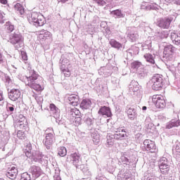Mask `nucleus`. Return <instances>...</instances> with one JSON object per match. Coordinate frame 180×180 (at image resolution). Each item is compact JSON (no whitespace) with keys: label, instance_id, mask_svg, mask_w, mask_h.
<instances>
[{"label":"nucleus","instance_id":"44","mask_svg":"<svg viewBox=\"0 0 180 180\" xmlns=\"http://www.w3.org/2000/svg\"><path fill=\"white\" fill-rule=\"evenodd\" d=\"M0 4L2 5H8V0H0Z\"/></svg>","mask_w":180,"mask_h":180},{"label":"nucleus","instance_id":"3","mask_svg":"<svg viewBox=\"0 0 180 180\" xmlns=\"http://www.w3.org/2000/svg\"><path fill=\"white\" fill-rule=\"evenodd\" d=\"M150 84H152L153 91H161L164 86V78L162 75L155 74L150 80Z\"/></svg>","mask_w":180,"mask_h":180},{"label":"nucleus","instance_id":"21","mask_svg":"<svg viewBox=\"0 0 180 180\" xmlns=\"http://www.w3.org/2000/svg\"><path fill=\"white\" fill-rule=\"evenodd\" d=\"M18 125H19L20 130H26L27 129H29L27 120H26L25 118L22 120L18 121Z\"/></svg>","mask_w":180,"mask_h":180},{"label":"nucleus","instance_id":"39","mask_svg":"<svg viewBox=\"0 0 180 180\" xmlns=\"http://www.w3.org/2000/svg\"><path fill=\"white\" fill-rule=\"evenodd\" d=\"M5 13L4 12L0 11V23H5Z\"/></svg>","mask_w":180,"mask_h":180},{"label":"nucleus","instance_id":"38","mask_svg":"<svg viewBox=\"0 0 180 180\" xmlns=\"http://www.w3.org/2000/svg\"><path fill=\"white\" fill-rule=\"evenodd\" d=\"M21 57L24 61H27V53L25 51H21Z\"/></svg>","mask_w":180,"mask_h":180},{"label":"nucleus","instance_id":"32","mask_svg":"<svg viewBox=\"0 0 180 180\" xmlns=\"http://www.w3.org/2000/svg\"><path fill=\"white\" fill-rule=\"evenodd\" d=\"M49 109L51 112H53V113H57L58 112V108L54 105V103H51L49 105Z\"/></svg>","mask_w":180,"mask_h":180},{"label":"nucleus","instance_id":"48","mask_svg":"<svg viewBox=\"0 0 180 180\" xmlns=\"http://www.w3.org/2000/svg\"><path fill=\"white\" fill-rule=\"evenodd\" d=\"M165 2H167V4H171V2H172V1L174 0H165Z\"/></svg>","mask_w":180,"mask_h":180},{"label":"nucleus","instance_id":"23","mask_svg":"<svg viewBox=\"0 0 180 180\" xmlns=\"http://www.w3.org/2000/svg\"><path fill=\"white\" fill-rule=\"evenodd\" d=\"M5 30L7 33H12L15 30V26L11 22H7L5 24Z\"/></svg>","mask_w":180,"mask_h":180},{"label":"nucleus","instance_id":"10","mask_svg":"<svg viewBox=\"0 0 180 180\" xmlns=\"http://www.w3.org/2000/svg\"><path fill=\"white\" fill-rule=\"evenodd\" d=\"M143 145L145 146L146 148H147L148 151H150V153H155V151H157V146H155V142L150 139H146L143 141Z\"/></svg>","mask_w":180,"mask_h":180},{"label":"nucleus","instance_id":"8","mask_svg":"<svg viewBox=\"0 0 180 180\" xmlns=\"http://www.w3.org/2000/svg\"><path fill=\"white\" fill-rule=\"evenodd\" d=\"M10 43L11 44H19V46H23V37L20 34H11L10 35Z\"/></svg>","mask_w":180,"mask_h":180},{"label":"nucleus","instance_id":"2","mask_svg":"<svg viewBox=\"0 0 180 180\" xmlns=\"http://www.w3.org/2000/svg\"><path fill=\"white\" fill-rule=\"evenodd\" d=\"M27 19L30 23H33L37 27L39 26H44L46 22L43 15L37 12L31 13V14L28 15Z\"/></svg>","mask_w":180,"mask_h":180},{"label":"nucleus","instance_id":"46","mask_svg":"<svg viewBox=\"0 0 180 180\" xmlns=\"http://www.w3.org/2000/svg\"><path fill=\"white\" fill-rule=\"evenodd\" d=\"M0 63H4V57L1 53H0Z\"/></svg>","mask_w":180,"mask_h":180},{"label":"nucleus","instance_id":"29","mask_svg":"<svg viewBox=\"0 0 180 180\" xmlns=\"http://www.w3.org/2000/svg\"><path fill=\"white\" fill-rule=\"evenodd\" d=\"M111 13L112 15H115V16H117V18H118L119 19H120L121 18H124V14H123V13H122L121 10H115L111 11Z\"/></svg>","mask_w":180,"mask_h":180},{"label":"nucleus","instance_id":"40","mask_svg":"<svg viewBox=\"0 0 180 180\" xmlns=\"http://www.w3.org/2000/svg\"><path fill=\"white\" fill-rule=\"evenodd\" d=\"M82 119H81L80 117H77L75 118V122L76 123V124H79L82 122Z\"/></svg>","mask_w":180,"mask_h":180},{"label":"nucleus","instance_id":"20","mask_svg":"<svg viewBox=\"0 0 180 180\" xmlns=\"http://www.w3.org/2000/svg\"><path fill=\"white\" fill-rule=\"evenodd\" d=\"M171 39L174 44L179 46L180 44V34L173 32L171 34Z\"/></svg>","mask_w":180,"mask_h":180},{"label":"nucleus","instance_id":"13","mask_svg":"<svg viewBox=\"0 0 180 180\" xmlns=\"http://www.w3.org/2000/svg\"><path fill=\"white\" fill-rule=\"evenodd\" d=\"M68 99L72 106H78V105H79V96L78 95L71 94Z\"/></svg>","mask_w":180,"mask_h":180},{"label":"nucleus","instance_id":"12","mask_svg":"<svg viewBox=\"0 0 180 180\" xmlns=\"http://www.w3.org/2000/svg\"><path fill=\"white\" fill-rule=\"evenodd\" d=\"M98 115H102V116H106L107 117H112V111H110V108L106 106H102L98 110Z\"/></svg>","mask_w":180,"mask_h":180},{"label":"nucleus","instance_id":"7","mask_svg":"<svg viewBox=\"0 0 180 180\" xmlns=\"http://www.w3.org/2000/svg\"><path fill=\"white\" fill-rule=\"evenodd\" d=\"M172 20H174V18L168 17L159 18L157 21V26L161 29H169V26H171Z\"/></svg>","mask_w":180,"mask_h":180},{"label":"nucleus","instance_id":"30","mask_svg":"<svg viewBox=\"0 0 180 180\" xmlns=\"http://www.w3.org/2000/svg\"><path fill=\"white\" fill-rule=\"evenodd\" d=\"M58 155L60 157H65V155H67V148L64 146H60L58 148Z\"/></svg>","mask_w":180,"mask_h":180},{"label":"nucleus","instance_id":"42","mask_svg":"<svg viewBox=\"0 0 180 180\" xmlns=\"http://www.w3.org/2000/svg\"><path fill=\"white\" fill-rule=\"evenodd\" d=\"M176 151L180 154V143H177L176 146Z\"/></svg>","mask_w":180,"mask_h":180},{"label":"nucleus","instance_id":"6","mask_svg":"<svg viewBox=\"0 0 180 180\" xmlns=\"http://www.w3.org/2000/svg\"><path fill=\"white\" fill-rule=\"evenodd\" d=\"M66 161L67 162H71L76 168H78L81 164V155L77 152L71 153L70 155H68Z\"/></svg>","mask_w":180,"mask_h":180},{"label":"nucleus","instance_id":"18","mask_svg":"<svg viewBox=\"0 0 180 180\" xmlns=\"http://www.w3.org/2000/svg\"><path fill=\"white\" fill-rule=\"evenodd\" d=\"M49 37H51V32L49 31L41 30L38 34V39H39V40H44L49 39Z\"/></svg>","mask_w":180,"mask_h":180},{"label":"nucleus","instance_id":"45","mask_svg":"<svg viewBox=\"0 0 180 180\" xmlns=\"http://www.w3.org/2000/svg\"><path fill=\"white\" fill-rule=\"evenodd\" d=\"M94 2H96V4H98V5H102V4H103V1L102 0H94Z\"/></svg>","mask_w":180,"mask_h":180},{"label":"nucleus","instance_id":"11","mask_svg":"<svg viewBox=\"0 0 180 180\" xmlns=\"http://www.w3.org/2000/svg\"><path fill=\"white\" fill-rule=\"evenodd\" d=\"M21 95L22 93H20V89H13L8 94V98L11 101H13V102H15V101H18L19 98H20Z\"/></svg>","mask_w":180,"mask_h":180},{"label":"nucleus","instance_id":"5","mask_svg":"<svg viewBox=\"0 0 180 180\" xmlns=\"http://www.w3.org/2000/svg\"><path fill=\"white\" fill-rule=\"evenodd\" d=\"M153 103L158 109H164L167 106V102L165 101V97L161 94L153 95L152 98Z\"/></svg>","mask_w":180,"mask_h":180},{"label":"nucleus","instance_id":"47","mask_svg":"<svg viewBox=\"0 0 180 180\" xmlns=\"http://www.w3.org/2000/svg\"><path fill=\"white\" fill-rule=\"evenodd\" d=\"M8 110H10V112H13V110H15V108L13 107H8Z\"/></svg>","mask_w":180,"mask_h":180},{"label":"nucleus","instance_id":"34","mask_svg":"<svg viewBox=\"0 0 180 180\" xmlns=\"http://www.w3.org/2000/svg\"><path fill=\"white\" fill-rule=\"evenodd\" d=\"M107 144H108V147H112V146L115 145V139L109 136V138L107 139Z\"/></svg>","mask_w":180,"mask_h":180},{"label":"nucleus","instance_id":"22","mask_svg":"<svg viewBox=\"0 0 180 180\" xmlns=\"http://www.w3.org/2000/svg\"><path fill=\"white\" fill-rule=\"evenodd\" d=\"M110 44L111 47H113L114 49H117L119 50L120 49H122V45L119 41L115 40V39H110Z\"/></svg>","mask_w":180,"mask_h":180},{"label":"nucleus","instance_id":"31","mask_svg":"<svg viewBox=\"0 0 180 180\" xmlns=\"http://www.w3.org/2000/svg\"><path fill=\"white\" fill-rule=\"evenodd\" d=\"M17 137L20 140H25L26 139V134L22 130H18L17 132Z\"/></svg>","mask_w":180,"mask_h":180},{"label":"nucleus","instance_id":"27","mask_svg":"<svg viewBox=\"0 0 180 180\" xmlns=\"http://www.w3.org/2000/svg\"><path fill=\"white\" fill-rule=\"evenodd\" d=\"M24 153L26 157H32V143H28L27 148L25 149Z\"/></svg>","mask_w":180,"mask_h":180},{"label":"nucleus","instance_id":"35","mask_svg":"<svg viewBox=\"0 0 180 180\" xmlns=\"http://www.w3.org/2000/svg\"><path fill=\"white\" fill-rule=\"evenodd\" d=\"M71 112L72 116H79V115H81V112L79 111V110H78L77 108H72L71 109Z\"/></svg>","mask_w":180,"mask_h":180},{"label":"nucleus","instance_id":"26","mask_svg":"<svg viewBox=\"0 0 180 180\" xmlns=\"http://www.w3.org/2000/svg\"><path fill=\"white\" fill-rule=\"evenodd\" d=\"M127 113L131 120H134V118L136 117V111H134V108H129Z\"/></svg>","mask_w":180,"mask_h":180},{"label":"nucleus","instance_id":"36","mask_svg":"<svg viewBox=\"0 0 180 180\" xmlns=\"http://www.w3.org/2000/svg\"><path fill=\"white\" fill-rule=\"evenodd\" d=\"M64 76L66 77L67 78H69V77H71V72L70 71V69L65 68L62 70Z\"/></svg>","mask_w":180,"mask_h":180},{"label":"nucleus","instance_id":"17","mask_svg":"<svg viewBox=\"0 0 180 180\" xmlns=\"http://www.w3.org/2000/svg\"><path fill=\"white\" fill-rule=\"evenodd\" d=\"M31 174L34 178H39L41 175V168L37 166H32L30 169Z\"/></svg>","mask_w":180,"mask_h":180},{"label":"nucleus","instance_id":"28","mask_svg":"<svg viewBox=\"0 0 180 180\" xmlns=\"http://www.w3.org/2000/svg\"><path fill=\"white\" fill-rule=\"evenodd\" d=\"M15 11L19 12L20 15H23L25 13V9H23V6L19 3L16 4L14 6Z\"/></svg>","mask_w":180,"mask_h":180},{"label":"nucleus","instance_id":"1","mask_svg":"<svg viewBox=\"0 0 180 180\" xmlns=\"http://www.w3.org/2000/svg\"><path fill=\"white\" fill-rule=\"evenodd\" d=\"M37 78H39V75L36 74L34 70H30L26 75L27 85L32 89L36 91V92H41L44 89V87H42L41 85L36 83Z\"/></svg>","mask_w":180,"mask_h":180},{"label":"nucleus","instance_id":"15","mask_svg":"<svg viewBox=\"0 0 180 180\" xmlns=\"http://www.w3.org/2000/svg\"><path fill=\"white\" fill-rule=\"evenodd\" d=\"M127 136V134H126V131H124V129H120L115 131L114 139H115V140H122V139H124Z\"/></svg>","mask_w":180,"mask_h":180},{"label":"nucleus","instance_id":"24","mask_svg":"<svg viewBox=\"0 0 180 180\" xmlns=\"http://www.w3.org/2000/svg\"><path fill=\"white\" fill-rule=\"evenodd\" d=\"M80 107L82 109H89L91 108V101L89 100H83L80 103Z\"/></svg>","mask_w":180,"mask_h":180},{"label":"nucleus","instance_id":"14","mask_svg":"<svg viewBox=\"0 0 180 180\" xmlns=\"http://www.w3.org/2000/svg\"><path fill=\"white\" fill-rule=\"evenodd\" d=\"M160 172L164 174L167 175L168 172H169V166L168 165V162L167 160H164L163 162H161L160 166H159Z\"/></svg>","mask_w":180,"mask_h":180},{"label":"nucleus","instance_id":"37","mask_svg":"<svg viewBox=\"0 0 180 180\" xmlns=\"http://www.w3.org/2000/svg\"><path fill=\"white\" fill-rule=\"evenodd\" d=\"M20 180H30V176L27 173H23Z\"/></svg>","mask_w":180,"mask_h":180},{"label":"nucleus","instance_id":"33","mask_svg":"<svg viewBox=\"0 0 180 180\" xmlns=\"http://www.w3.org/2000/svg\"><path fill=\"white\" fill-rule=\"evenodd\" d=\"M131 68H134V69L140 68V66L142 65V63L141 62L135 60L133 63H131Z\"/></svg>","mask_w":180,"mask_h":180},{"label":"nucleus","instance_id":"9","mask_svg":"<svg viewBox=\"0 0 180 180\" xmlns=\"http://www.w3.org/2000/svg\"><path fill=\"white\" fill-rule=\"evenodd\" d=\"M54 143H56V136L51 133L46 134L44 144L47 150H50V148L53 147Z\"/></svg>","mask_w":180,"mask_h":180},{"label":"nucleus","instance_id":"19","mask_svg":"<svg viewBox=\"0 0 180 180\" xmlns=\"http://www.w3.org/2000/svg\"><path fill=\"white\" fill-rule=\"evenodd\" d=\"M180 126V120H172L169 122L166 125V129H172V127H179Z\"/></svg>","mask_w":180,"mask_h":180},{"label":"nucleus","instance_id":"41","mask_svg":"<svg viewBox=\"0 0 180 180\" xmlns=\"http://www.w3.org/2000/svg\"><path fill=\"white\" fill-rule=\"evenodd\" d=\"M129 38L131 39V40L132 41H135L136 40L137 37H136V34H129Z\"/></svg>","mask_w":180,"mask_h":180},{"label":"nucleus","instance_id":"4","mask_svg":"<svg viewBox=\"0 0 180 180\" xmlns=\"http://www.w3.org/2000/svg\"><path fill=\"white\" fill-rule=\"evenodd\" d=\"M175 51H176V48H175V46L167 45L164 49L163 57L166 58L167 61H174Z\"/></svg>","mask_w":180,"mask_h":180},{"label":"nucleus","instance_id":"43","mask_svg":"<svg viewBox=\"0 0 180 180\" xmlns=\"http://www.w3.org/2000/svg\"><path fill=\"white\" fill-rule=\"evenodd\" d=\"M93 141L96 144H98V143H99V141H100L99 136H96V138H94Z\"/></svg>","mask_w":180,"mask_h":180},{"label":"nucleus","instance_id":"25","mask_svg":"<svg viewBox=\"0 0 180 180\" xmlns=\"http://www.w3.org/2000/svg\"><path fill=\"white\" fill-rule=\"evenodd\" d=\"M143 57L146 60L147 63H150V64H155V60H154V57H153L151 53H146L143 56Z\"/></svg>","mask_w":180,"mask_h":180},{"label":"nucleus","instance_id":"49","mask_svg":"<svg viewBox=\"0 0 180 180\" xmlns=\"http://www.w3.org/2000/svg\"><path fill=\"white\" fill-rule=\"evenodd\" d=\"M142 110H147V107H146V106L142 107Z\"/></svg>","mask_w":180,"mask_h":180},{"label":"nucleus","instance_id":"16","mask_svg":"<svg viewBox=\"0 0 180 180\" xmlns=\"http://www.w3.org/2000/svg\"><path fill=\"white\" fill-rule=\"evenodd\" d=\"M6 176L10 179H15L18 176V169L15 167H12L6 173Z\"/></svg>","mask_w":180,"mask_h":180}]
</instances>
